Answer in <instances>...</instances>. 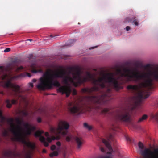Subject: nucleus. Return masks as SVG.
I'll use <instances>...</instances> for the list:
<instances>
[{"mask_svg": "<svg viewBox=\"0 0 158 158\" xmlns=\"http://www.w3.org/2000/svg\"><path fill=\"white\" fill-rule=\"evenodd\" d=\"M60 68L62 69L61 70L54 73H51L52 71L51 69L46 71L43 74V77L40 78V83L37 85V88L39 90H44L46 89H51L53 86L59 87L57 89L58 92L61 93L62 94H65L66 97H68L71 92L70 87L65 85L60 86L59 82L55 79L56 78H61L64 84H68L70 82L73 83L76 86L87 81H91L95 86L90 88L82 89L81 91L83 93L91 94L94 91H98L99 87L101 89H104L106 87L105 82L110 84L112 88L117 91L123 88V86L114 77V74L112 73H108L106 76L96 79L89 72H87V76L82 78L80 70L77 67H69L68 69L69 71L67 75L66 72L62 67H60Z\"/></svg>", "mask_w": 158, "mask_h": 158, "instance_id": "nucleus-1", "label": "nucleus"}, {"mask_svg": "<svg viewBox=\"0 0 158 158\" xmlns=\"http://www.w3.org/2000/svg\"><path fill=\"white\" fill-rule=\"evenodd\" d=\"M116 73L119 77H127L128 81H132L136 82L141 79L144 81L140 83V87L137 85H130L127 86V89L132 90L135 93H138L135 106L132 109L139 106L142 103L143 100L150 96L149 94H146L144 90L140 89V88L151 89L153 87L154 81H158V66L148 73L142 74H141L136 69H131L127 68H124L123 71L121 69H118Z\"/></svg>", "mask_w": 158, "mask_h": 158, "instance_id": "nucleus-2", "label": "nucleus"}, {"mask_svg": "<svg viewBox=\"0 0 158 158\" xmlns=\"http://www.w3.org/2000/svg\"><path fill=\"white\" fill-rule=\"evenodd\" d=\"M8 122L10 124L11 127L10 130L14 135L15 140L25 145L31 149L34 150L35 148V143L29 141H27L26 139L27 136L31 134L32 131L35 129V127L32 126L27 123L24 124V127L26 130L23 133H18L16 131L13 119L12 118L9 119Z\"/></svg>", "mask_w": 158, "mask_h": 158, "instance_id": "nucleus-3", "label": "nucleus"}, {"mask_svg": "<svg viewBox=\"0 0 158 158\" xmlns=\"http://www.w3.org/2000/svg\"><path fill=\"white\" fill-rule=\"evenodd\" d=\"M16 77L15 76H13L11 74H7L5 73L1 76L2 80H6V81H3L2 85L4 88L11 89L14 92L12 93L8 92L6 93L2 91H0V94L2 95H6L8 96H13L17 97L18 99L21 97L23 99L24 98L19 94L21 92L20 90V87L15 83H13V80Z\"/></svg>", "mask_w": 158, "mask_h": 158, "instance_id": "nucleus-4", "label": "nucleus"}, {"mask_svg": "<svg viewBox=\"0 0 158 158\" xmlns=\"http://www.w3.org/2000/svg\"><path fill=\"white\" fill-rule=\"evenodd\" d=\"M69 127V124L65 121H60L58 124V127L57 128L50 127V132L53 134H55L56 136H52V138L47 137V141L50 143L52 140L60 139L61 136H64L67 135L68 133L67 130Z\"/></svg>", "mask_w": 158, "mask_h": 158, "instance_id": "nucleus-5", "label": "nucleus"}, {"mask_svg": "<svg viewBox=\"0 0 158 158\" xmlns=\"http://www.w3.org/2000/svg\"><path fill=\"white\" fill-rule=\"evenodd\" d=\"M112 89L108 88L104 94L98 96H90L88 97L89 99L92 102L97 104L96 108L100 109L101 105L106 103L108 100V98L110 97L111 95Z\"/></svg>", "mask_w": 158, "mask_h": 158, "instance_id": "nucleus-6", "label": "nucleus"}, {"mask_svg": "<svg viewBox=\"0 0 158 158\" xmlns=\"http://www.w3.org/2000/svg\"><path fill=\"white\" fill-rule=\"evenodd\" d=\"M115 120L126 123H131V116L127 111L117 113L114 116Z\"/></svg>", "mask_w": 158, "mask_h": 158, "instance_id": "nucleus-7", "label": "nucleus"}, {"mask_svg": "<svg viewBox=\"0 0 158 158\" xmlns=\"http://www.w3.org/2000/svg\"><path fill=\"white\" fill-rule=\"evenodd\" d=\"M4 156L7 157H16L20 156V154L17 151L16 149L13 151L8 150L5 151L3 152Z\"/></svg>", "mask_w": 158, "mask_h": 158, "instance_id": "nucleus-8", "label": "nucleus"}, {"mask_svg": "<svg viewBox=\"0 0 158 158\" xmlns=\"http://www.w3.org/2000/svg\"><path fill=\"white\" fill-rule=\"evenodd\" d=\"M102 142L106 145V147L110 151L108 152L109 154H111L113 152V149L110 143L111 141H114V139L113 135L110 134L108 137V140L107 141L106 139H102Z\"/></svg>", "mask_w": 158, "mask_h": 158, "instance_id": "nucleus-9", "label": "nucleus"}, {"mask_svg": "<svg viewBox=\"0 0 158 158\" xmlns=\"http://www.w3.org/2000/svg\"><path fill=\"white\" fill-rule=\"evenodd\" d=\"M44 131L42 130H38L34 134V135L36 137H39V140L44 143V145L47 147L49 145V143L46 141L45 138L41 135L44 133Z\"/></svg>", "mask_w": 158, "mask_h": 158, "instance_id": "nucleus-10", "label": "nucleus"}, {"mask_svg": "<svg viewBox=\"0 0 158 158\" xmlns=\"http://www.w3.org/2000/svg\"><path fill=\"white\" fill-rule=\"evenodd\" d=\"M70 110L72 113L75 114L77 115H79L82 113V109L81 106H78L70 108Z\"/></svg>", "mask_w": 158, "mask_h": 158, "instance_id": "nucleus-11", "label": "nucleus"}, {"mask_svg": "<svg viewBox=\"0 0 158 158\" xmlns=\"http://www.w3.org/2000/svg\"><path fill=\"white\" fill-rule=\"evenodd\" d=\"M16 121L17 123L18 124V125L17 126H16L15 125V127L16 128V131L17 132L21 133V131L22 130V128L21 127L20 125L23 124L24 126V124H26V123H24L23 120H20L19 118H16Z\"/></svg>", "mask_w": 158, "mask_h": 158, "instance_id": "nucleus-12", "label": "nucleus"}, {"mask_svg": "<svg viewBox=\"0 0 158 158\" xmlns=\"http://www.w3.org/2000/svg\"><path fill=\"white\" fill-rule=\"evenodd\" d=\"M56 145L58 146L56 149V151H53L49 154V156L51 157H52L54 156H57L58 155V152L60 150V147L61 145V143L60 141H58L56 143Z\"/></svg>", "mask_w": 158, "mask_h": 158, "instance_id": "nucleus-13", "label": "nucleus"}, {"mask_svg": "<svg viewBox=\"0 0 158 158\" xmlns=\"http://www.w3.org/2000/svg\"><path fill=\"white\" fill-rule=\"evenodd\" d=\"M17 100L12 99L11 101L9 99L6 100L5 102L6 104V106L7 108H10L12 107V104H15L17 103Z\"/></svg>", "mask_w": 158, "mask_h": 158, "instance_id": "nucleus-14", "label": "nucleus"}, {"mask_svg": "<svg viewBox=\"0 0 158 158\" xmlns=\"http://www.w3.org/2000/svg\"><path fill=\"white\" fill-rule=\"evenodd\" d=\"M75 139L77 144V147L79 149L81 147L84 143V140L82 138L77 136L75 137Z\"/></svg>", "mask_w": 158, "mask_h": 158, "instance_id": "nucleus-15", "label": "nucleus"}, {"mask_svg": "<svg viewBox=\"0 0 158 158\" xmlns=\"http://www.w3.org/2000/svg\"><path fill=\"white\" fill-rule=\"evenodd\" d=\"M136 19H135V18H131L127 17L125 20V23L127 22H132L134 23V24L136 26H138V22L136 21Z\"/></svg>", "mask_w": 158, "mask_h": 158, "instance_id": "nucleus-16", "label": "nucleus"}, {"mask_svg": "<svg viewBox=\"0 0 158 158\" xmlns=\"http://www.w3.org/2000/svg\"><path fill=\"white\" fill-rule=\"evenodd\" d=\"M16 62V60H15L13 61L11 63L8 64L6 68V70L7 71H10L13 69V65L15 64Z\"/></svg>", "mask_w": 158, "mask_h": 158, "instance_id": "nucleus-17", "label": "nucleus"}, {"mask_svg": "<svg viewBox=\"0 0 158 158\" xmlns=\"http://www.w3.org/2000/svg\"><path fill=\"white\" fill-rule=\"evenodd\" d=\"M112 130L115 131H118L119 129V126L118 124H113L111 127Z\"/></svg>", "mask_w": 158, "mask_h": 158, "instance_id": "nucleus-18", "label": "nucleus"}, {"mask_svg": "<svg viewBox=\"0 0 158 158\" xmlns=\"http://www.w3.org/2000/svg\"><path fill=\"white\" fill-rule=\"evenodd\" d=\"M148 117V116L147 115L144 114L142 117L140 118L138 121V122L140 123L143 121L144 120L146 119Z\"/></svg>", "mask_w": 158, "mask_h": 158, "instance_id": "nucleus-19", "label": "nucleus"}, {"mask_svg": "<svg viewBox=\"0 0 158 158\" xmlns=\"http://www.w3.org/2000/svg\"><path fill=\"white\" fill-rule=\"evenodd\" d=\"M148 117V116L147 115L144 114L142 117L140 118L138 121V122L140 123L143 121L144 120L146 119Z\"/></svg>", "mask_w": 158, "mask_h": 158, "instance_id": "nucleus-20", "label": "nucleus"}, {"mask_svg": "<svg viewBox=\"0 0 158 158\" xmlns=\"http://www.w3.org/2000/svg\"><path fill=\"white\" fill-rule=\"evenodd\" d=\"M75 41L76 40H69L68 41V43L66 44V45L69 46H72L73 43L75 42Z\"/></svg>", "mask_w": 158, "mask_h": 158, "instance_id": "nucleus-21", "label": "nucleus"}, {"mask_svg": "<svg viewBox=\"0 0 158 158\" xmlns=\"http://www.w3.org/2000/svg\"><path fill=\"white\" fill-rule=\"evenodd\" d=\"M84 126L85 127L87 128L89 130H90L92 129V127L91 126L89 125L87 123H85L84 124Z\"/></svg>", "mask_w": 158, "mask_h": 158, "instance_id": "nucleus-22", "label": "nucleus"}, {"mask_svg": "<svg viewBox=\"0 0 158 158\" xmlns=\"http://www.w3.org/2000/svg\"><path fill=\"white\" fill-rule=\"evenodd\" d=\"M109 110L108 108H104L102 110L101 112L102 114H106L109 112Z\"/></svg>", "mask_w": 158, "mask_h": 158, "instance_id": "nucleus-23", "label": "nucleus"}, {"mask_svg": "<svg viewBox=\"0 0 158 158\" xmlns=\"http://www.w3.org/2000/svg\"><path fill=\"white\" fill-rule=\"evenodd\" d=\"M24 158H31V153L30 152H27L24 155Z\"/></svg>", "mask_w": 158, "mask_h": 158, "instance_id": "nucleus-24", "label": "nucleus"}, {"mask_svg": "<svg viewBox=\"0 0 158 158\" xmlns=\"http://www.w3.org/2000/svg\"><path fill=\"white\" fill-rule=\"evenodd\" d=\"M151 117L152 118L155 119L156 121H158V112L156 114H152Z\"/></svg>", "mask_w": 158, "mask_h": 158, "instance_id": "nucleus-25", "label": "nucleus"}, {"mask_svg": "<svg viewBox=\"0 0 158 158\" xmlns=\"http://www.w3.org/2000/svg\"><path fill=\"white\" fill-rule=\"evenodd\" d=\"M138 146L139 148L141 149H143L144 148V146L143 144L140 142H139L138 143Z\"/></svg>", "mask_w": 158, "mask_h": 158, "instance_id": "nucleus-26", "label": "nucleus"}, {"mask_svg": "<svg viewBox=\"0 0 158 158\" xmlns=\"http://www.w3.org/2000/svg\"><path fill=\"white\" fill-rule=\"evenodd\" d=\"M72 136L71 135H69L66 137V140L67 141H69L72 138Z\"/></svg>", "mask_w": 158, "mask_h": 158, "instance_id": "nucleus-27", "label": "nucleus"}, {"mask_svg": "<svg viewBox=\"0 0 158 158\" xmlns=\"http://www.w3.org/2000/svg\"><path fill=\"white\" fill-rule=\"evenodd\" d=\"M21 113L23 114V115L25 116H27L28 114L27 112V111L25 110H23L21 111Z\"/></svg>", "mask_w": 158, "mask_h": 158, "instance_id": "nucleus-28", "label": "nucleus"}, {"mask_svg": "<svg viewBox=\"0 0 158 158\" xmlns=\"http://www.w3.org/2000/svg\"><path fill=\"white\" fill-rule=\"evenodd\" d=\"M2 135L4 137L7 136L8 135V132L6 131H5L2 134Z\"/></svg>", "mask_w": 158, "mask_h": 158, "instance_id": "nucleus-29", "label": "nucleus"}, {"mask_svg": "<svg viewBox=\"0 0 158 158\" xmlns=\"http://www.w3.org/2000/svg\"><path fill=\"white\" fill-rule=\"evenodd\" d=\"M50 149L51 150L54 151L56 149V147L55 145H52L51 146Z\"/></svg>", "mask_w": 158, "mask_h": 158, "instance_id": "nucleus-30", "label": "nucleus"}, {"mask_svg": "<svg viewBox=\"0 0 158 158\" xmlns=\"http://www.w3.org/2000/svg\"><path fill=\"white\" fill-rule=\"evenodd\" d=\"M10 49L9 48H6L4 50V52H8L10 51Z\"/></svg>", "mask_w": 158, "mask_h": 158, "instance_id": "nucleus-31", "label": "nucleus"}, {"mask_svg": "<svg viewBox=\"0 0 158 158\" xmlns=\"http://www.w3.org/2000/svg\"><path fill=\"white\" fill-rule=\"evenodd\" d=\"M38 71L35 69H33L31 70V72L33 73H36L38 72Z\"/></svg>", "mask_w": 158, "mask_h": 158, "instance_id": "nucleus-32", "label": "nucleus"}, {"mask_svg": "<svg viewBox=\"0 0 158 158\" xmlns=\"http://www.w3.org/2000/svg\"><path fill=\"white\" fill-rule=\"evenodd\" d=\"M72 93L73 95H76L77 94V92L75 89H74Z\"/></svg>", "mask_w": 158, "mask_h": 158, "instance_id": "nucleus-33", "label": "nucleus"}, {"mask_svg": "<svg viewBox=\"0 0 158 158\" xmlns=\"http://www.w3.org/2000/svg\"><path fill=\"white\" fill-rule=\"evenodd\" d=\"M23 69V67L22 66H21L19 67H18L17 69V70H21Z\"/></svg>", "mask_w": 158, "mask_h": 158, "instance_id": "nucleus-34", "label": "nucleus"}, {"mask_svg": "<svg viewBox=\"0 0 158 158\" xmlns=\"http://www.w3.org/2000/svg\"><path fill=\"white\" fill-rule=\"evenodd\" d=\"M41 119L40 117H38L37 119V121L38 122L40 123L41 122Z\"/></svg>", "mask_w": 158, "mask_h": 158, "instance_id": "nucleus-35", "label": "nucleus"}, {"mask_svg": "<svg viewBox=\"0 0 158 158\" xmlns=\"http://www.w3.org/2000/svg\"><path fill=\"white\" fill-rule=\"evenodd\" d=\"M130 29V27L129 26H127L126 27V29L127 31H129Z\"/></svg>", "mask_w": 158, "mask_h": 158, "instance_id": "nucleus-36", "label": "nucleus"}, {"mask_svg": "<svg viewBox=\"0 0 158 158\" xmlns=\"http://www.w3.org/2000/svg\"><path fill=\"white\" fill-rule=\"evenodd\" d=\"M45 136H47V137H48L49 136V134L48 132H46L45 133Z\"/></svg>", "mask_w": 158, "mask_h": 158, "instance_id": "nucleus-37", "label": "nucleus"}, {"mask_svg": "<svg viewBox=\"0 0 158 158\" xmlns=\"http://www.w3.org/2000/svg\"><path fill=\"white\" fill-rule=\"evenodd\" d=\"M126 139H127V141H131V139L129 137H126Z\"/></svg>", "mask_w": 158, "mask_h": 158, "instance_id": "nucleus-38", "label": "nucleus"}, {"mask_svg": "<svg viewBox=\"0 0 158 158\" xmlns=\"http://www.w3.org/2000/svg\"><path fill=\"white\" fill-rule=\"evenodd\" d=\"M29 85L32 88L33 87V84L32 83H29Z\"/></svg>", "mask_w": 158, "mask_h": 158, "instance_id": "nucleus-39", "label": "nucleus"}, {"mask_svg": "<svg viewBox=\"0 0 158 158\" xmlns=\"http://www.w3.org/2000/svg\"><path fill=\"white\" fill-rule=\"evenodd\" d=\"M27 75L28 77H31V74H30V73H27Z\"/></svg>", "mask_w": 158, "mask_h": 158, "instance_id": "nucleus-40", "label": "nucleus"}, {"mask_svg": "<svg viewBox=\"0 0 158 158\" xmlns=\"http://www.w3.org/2000/svg\"><path fill=\"white\" fill-rule=\"evenodd\" d=\"M47 152L46 150L45 149H43L42 151V152L44 153H46Z\"/></svg>", "mask_w": 158, "mask_h": 158, "instance_id": "nucleus-41", "label": "nucleus"}, {"mask_svg": "<svg viewBox=\"0 0 158 158\" xmlns=\"http://www.w3.org/2000/svg\"><path fill=\"white\" fill-rule=\"evenodd\" d=\"M0 117H2V113L1 110H0Z\"/></svg>", "mask_w": 158, "mask_h": 158, "instance_id": "nucleus-42", "label": "nucleus"}, {"mask_svg": "<svg viewBox=\"0 0 158 158\" xmlns=\"http://www.w3.org/2000/svg\"><path fill=\"white\" fill-rule=\"evenodd\" d=\"M36 80L35 79H33L32 80V81L33 82H36Z\"/></svg>", "mask_w": 158, "mask_h": 158, "instance_id": "nucleus-43", "label": "nucleus"}, {"mask_svg": "<svg viewBox=\"0 0 158 158\" xmlns=\"http://www.w3.org/2000/svg\"><path fill=\"white\" fill-rule=\"evenodd\" d=\"M0 69L2 70H3L4 68L3 67L1 66H0Z\"/></svg>", "mask_w": 158, "mask_h": 158, "instance_id": "nucleus-44", "label": "nucleus"}, {"mask_svg": "<svg viewBox=\"0 0 158 158\" xmlns=\"http://www.w3.org/2000/svg\"><path fill=\"white\" fill-rule=\"evenodd\" d=\"M101 150L102 152H104V151H105L104 150V149L103 148H101Z\"/></svg>", "mask_w": 158, "mask_h": 158, "instance_id": "nucleus-45", "label": "nucleus"}, {"mask_svg": "<svg viewBox=\"0 0 158 158\" xmlns=\"http://www.w3.org/2000/svg\"><path fill=\"white\" fill-rule=\"evenodd\" d=\"M96 48V47H91L89 49H94V48Z\"/></svg>", "mask_w": 158, "mask_h": 158, "instance_id": "nucleus-46", "label": "nucleus"}, {"mask_svg": "<svg viewBox=\"0 0 158 158\" xmlns=\"http://www.w3.org/2000/svg\"><path fill=\"white\" fill-rule=\"evenodd\" d=\"M29 40L31 41L32 40L31 39H30V40Z\"/></svg>", "mask_w": 158, "mask_h": 158, "instance_id": "nucleus-47", "label": "nucleus"}, {"mask_svg": "<svg viewBox=\"0 0 158 158\" xmlns=\"http://www.w3.org/2000/svg\"><path fill=\"white\" fill-rule=\"evenodd\" d=\"M65 154H64V157H65Z\"/></svg>", "mask_w": 158, "mask_h": 158, "instance_id": "nucleus-48", "label": "nucleus"}, {"mask_svg": "<svg viewBox=\"0 0 158 158\" xmlns=\"http://www.w3.org/2000/svg\"><path fill=\"white\" fill-rule=\"evenodd\" d=\"M78 24H80V23H78Z\"/></svg>", "mask_w": 158, "mask_h": 158, "instance_id": "nucleus-49", "label": "nucleus"}, {"mask_svg": "<svg viewBox=\"0 0 158 158\" xmlns=\"http://www.w3.org/2000/svg\"><path fill=\"white\" fill-rule=\"evenodd\" d=\"M69 104H70V105H71V103H69Z\"/></svg>", "mask_w": 158, "mask_h": 158, "instance_id": "nucleus-50", "label": "nucleus"}, {"mask_svg": "<svg viewBox=\"0 0 158 158\" xmlns=\"http://www.w3.org/2000/svg\"><path fill=\"white\" fill-rule=\"evenodd\" d=\"M51 37H52V35H51Z\"/></svg>", "mask_w": 158, "mask_h": 158, "instance_id": "nucleus-51", "label": "nucleus"}, {"mask_svg": "<svg viewBox=\"0 0 158 158\" xmlns=\"http://www.w3.org/2000/svg\"><path fill=\"white\" fill-rule=\"evenodd\" d=\"M1 139L0 138V142L1 141Z\"/></svg>", "mask_w": 158, "mask_h": 158, "instance_id": "nucleus-52", "label": "nucleus"}]
</instances>
